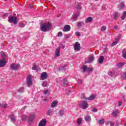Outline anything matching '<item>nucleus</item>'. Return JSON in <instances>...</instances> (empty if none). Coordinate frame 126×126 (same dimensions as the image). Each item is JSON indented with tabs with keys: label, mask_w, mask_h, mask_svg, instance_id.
<instances>
[{
	"label": "nucleus",
	"mask_w": 126,
	"mask_h": 126,
	"mask_svg": "<svg viewBox=\"0 0 126 126\" xmlns=\"http://www.w3.org/2000/svg\"><path fill=\"white\" fill-rule=\"evenodd\" d=\"M90 71H91L92 70V69L90 68Z\"/></svg>",
	"instance_id": "nucleus-62"
},
{
	"label": "nucleus",
	"mask_w": 126,
	"mask_h": 126,
	"mask_svg": "<svg viewBox=\"0 0 126 126\" xmlns=\"http://www.w3.org/2000/svg\"><path fill=\"white\" fill-rule=\"evenodd\" d=\"M0 107H1V104H0Z\"/></svg>",
	"instance_id": "nucleus-63"
},
{
	"label": "nucleus",
	"mask_w": 126,
	"mask_h": 126,
	"mask_svg": "<svg viewBox=\"0 0 126 126\" xmlns=\"http://www.w3.org/2000/svg\"><path fill=\"white\" fill-rule=\"evenodd\" d=\"M95 59V58L94 57V56L93 55H91L89 57V59L88 61H87V63H92L93 61Z\"/></svg>",
	"instance_id": "nucleus-10"
},
{
	"label": "nucleus",
	"mask_w": 126,
	"mask_h": 126,
	"mask_svg": "<svg viewBox=\"0 0 126 126\" xmlns=\"http://www.w3.org/2000/svg\"><path fill=\"white\" fill-rule=\"evenodd\" d=\"M19 67H20V64H19L12 63L10 66V68L13 70H18Z\"/></svg>",
	"instance_id": "nucleus-3"
},
{
	"label": "nucleus",
	"mask_w": 126,
	"mask_h": 126,
	"mask_svg": "<svg viewBox=\"0 0 126 126\" xmlns=\"http://www.w3.org/2000/svg\"><path fill=\"white\" fill-rule=\"evenodd\" d=\"M105 123V120L104 119H102L101 120H99L98 121L99 125H103Z\"/></svg>",
	"instance_id": "nucleus-31"
},
{
	"label": "nucleus",
	"mask_w": 126,
	"mask_h": 126,
	"mask_svg": "<svg viewBox=\"0 0 126 126\" xmlns=\"http://www.w3.org/2000/svg\"><path fill=\"white\" fill-rule=\"evenodd\" d=\"M27 120V116L26 115H23L22 117V121H23V122H26Z\"/></svg>",
	"instance_id": "nucleus-30"
},
{
	"label": "nucleus",
	"mask_w": 126,
	"mask_h": 126,
	"mask_svg": "<svg viewBox=\"0 0 126 126\" xmlns=\"http://www.w3.org/2000/svg\"><path fill=\"white\" fill-rule=\"evenodd\" d=\"M81 99H84L85 100H87V98L85 97V94H82L81 95Z\"/></svg>",
	"instance_id": "nucleus-34"
},
{
	"label": "nucleus",
	"mask_w": 126,
	"mask_h": 126,
	"mask_svg": "<svg viewBox=\"0 0 126 126\" xmlns=\"http://www.w3.org/2000/svg\"><path fill=\"white\" fill-rule=\"evenodd\" d=\"M122 105H123V102H119V106H122Z\"/></svg>",
	"instance_id": "nucleus-56"
},
{
	"label": "nucleus",
	"mask_w": 126,
	"mask_h": 126,
	"mask_svg": "<svg viewBox=\"0 0 126 126\" xmlns=\"http://www.w3.org/2000/svg\"><path fill=\"white\" fill-rule=\"evenodd\" d=\"M106 29H107V28L106 27V26H103L101 27V31H105L106 30Z\"/></svg>",
	"instance_id": "nucleus-36"
},
{
	"label": "nucleus",
	"mask_w": 126,
	"mask_h": 126,
	"mask_svg": "<svg viewBox=\"0 0 126 126\" xmlns=\"http://www.w3.org/2000/svg\"><path fill=\"white\" fill-rule=\"evenodd\" d=\"M1 107H2L3 108H6L7 107V104L3 103L1 105Z\"/></svg>",
	"instance_id": "nucleus-39"
},
{
	"label": "nucleus",
	"mask_w": 126,
	"mask_h": 126,
	"mask_svg": "<svg viewBox=\"0 0 126 126\" xmlns=\"http://www.w3.org/2000/svg\"><path fill=\"white\" fill-rule=\"evenodd\" d=\"M19 25L20 27H25V24H23V23H20Z\"/></svg>",
	"instance_id": "nucleus-42"
},
{
	"label": "nucleus",
	"mask_w": 126,
	"mask_h": 126,
	"mask_svg": "<svg viewBox=\"0 0 126 126\" xmlns=\"http://www.w3.org/2000/svg\"><path fill=\"white\" fill-rule=\"evenodd\" d=\"M104 59H105V57L103 56H101L98 59V63H103V62H104Z\"/></svg>",
	"instance_id": "nucleus-18"
},
{
	"label": "nucleus",
	"mask_w": 126,
	"mask_h": 126,
	"mask_svg": "<svg viewBox=\"0 0 126 126\" xmlns=\"http://www.w3.org/2000/svg\"><path fill=\"white\" fill-rule=\"evenodd\" d=\"M48 77V73L47 72H43L41 75V78L42 79V80H44V79H46Z\"/></svg>",
	"instance_id": "nucleus-13"
},
{
	"label": "nucleus",
	"mask_w": 126,
	"mask_h": 126,
	"mask_svg": "<svg viewBox=\"0 0 126 126\" xmlns=\"http://www.w3.org/2000/svg\"><path fill=\"white\" fill-rule=\"evenodd\" d=\"M82 121H83V118H80L77 120L76 123L78 126H80L82 124Z\"/></svg>",
	"instance_id": "nucleus-19"
},
{
	"label": "nucleus",
	"mask_w": 126,
	"mask_h": 126,
	"mask_svg": "<svg viewBox=\"0 0 126 126\" xmlns=\"http://www.w3.org/2000/svg\"><path fill=\"white\" fill-rule=\"evenodd\" d=\"M67 65H64V66L63 67V69H64V68H65V67H67Z\"/></svg>",
	"instance_id": "nucleus-58"
},
{
	"label": "nucleus",
	"mask_w": 126,
	"mask_h": 126,
	"mask_svg": "<svg viewBox=\"0 0 126 126\" xmlns=\"http://www.w3.org/2000/svg\"><path fill=\"white\" fill-rule=\"evenodd\" d=\"M124 7H125V3H124V2H122L121 4H120V8H124Z\"/></svg>",
	"instance_id": "nucleus-35"
},
{
	"label": "nucleus",
	"mask_w": 126,
	"mask_h": 126,
	"mask_svg": "<svg viewBox=\"0 0 126 126\" xmlns=\"http://www.w3.org/2000/svg\"><path fill=\"white\" fill-rule=\"evenodd\" d=\"M119 113H120V110H119V109L113 110L112 111V115L113 116V117H117Z\"/></svg>",
	"instance_id": "nucleus-15"
},
{
	"label": "nucleus",
	"mask_w": 126,
	"mask_h": 126,
	"mask_svg": "<svg viewBox=\"0 0 126 126\" xmlns=\"http://www.w3.org/2000/svg\"><path fill=\"white\" fill-rule=\"evenodd\" d=\"M82 68H83V71H84V72H85V71L87 70V66H83Z\"/></svg>",
	"instance_id": "nucleus-37"
},
{
	"label": "nucleus",
	"mask_w": 126,
	"mask_h": 126,
	"mask_svg": "<svg viewBox=\"0 0 126 126\" xmlns=\"http://www.w3.org/2000/svg\"><path fill=\"white\" fill-rule=\"evenodd\" d=\"M48 90H46L44 91V94H45V95H46V94H48Z\"/></svg>",
	"instance_id": "nucleus-50"
},
{
	"label": "nucleus",
	"mask_w": 126,
	"mask_h": 126,
	"mask_svg": "<svg viewBox=\"0 0 126 126\" xmlns=\"http://www.w3.org/2000/svg\"><path fill=\"white\" fill-rule=\"evenodd\" d=\"M126 16H125V15H123L122 17H121V19L122 20H125V18H126Z\"/></svg>",
	"instance_id": "nucleus-47"
},
{
	"label": "nucleus",
	"mask_w": 126,
	"mask_h": 126,
	"mask_svg": "<svg viewBox=\"0 0 126 126\" xmlns=\"http://www.w3.org/2000/svg\"><path fill=\"white\" fill-rule=\"evenodd\" d=\"M61 56V47H59L57 48L56 51L55 52L56 57H60Z\"/></svg>",
	"instance_id": "nucleus-12"
},
{
	"label": "nucleus",
	"mask_w": 126,
	"mask_h": 126,
	"mask_svg": "<svg viewBox=\"0 0 126 126\" xmlns=\"http://www.w3.org/2000/svg\"><path fill=\"white\" fill-rule=\"evenodd\" d=\"M74 50L76 52H79L81 50L80 43L78 42H76L74 45Z\"/></svg>",
	"instance_id": "nucleus-5"
},
{
	"label": "nucleus",
	"mask_w": 126,
	"mask_h": 126,
	"mask_svg": "<svg viewBox=\"0 0 126 126\" xmlns=\"http://www.w3.org/2000/svg\"><path fill=\"white\" fill-rule=\"evenodd\" d=\"M34 118H35V115H34L33 114H31L30 116V118L29 119L30 122H32L34 120Z\"/></svg>",
	"instance_id": "nucleus-25"
},
{
	"label": "nucleus",
	"mask_w": 126,
	"mask_h": 126,
	"mask_svg": "<svg viewBox=\"0 0 126 126\" xmlns=\"http://www.w3.org/2000/svg\"><path fill=\"white\" fill-rule=\"evenodd\" d=\"M79 106L82 108V109H87L88 108V103L86 101H83L79 103Z\"/></svg>",
	"instance_id": "nucleus-2"
},
{
	"label": "nucleus",
	"mask_w": 126,
	"mask_h": 126,
	"mask_svg": "<svg viewBox=\"0 0 126 126\" xmlns=\"http://www.w3.org/2000/svg\"><path fill=\"white\" fill-rule=\"evenodd\" d=\"M23 88H21L18 90V92H23Z\"/></svg>",
	"instance_id": "nucleus-43"
},
{
	"label": "nucleus",
	"mask_w": 126,
	"mask_h": 126,
	"mask_svg": "<svg viewBox=\"0 0 126 126\" xmlns=\"http://www.w3.org/2000/svg\"><path fill=\"white\" fill-rule=\"evenodd\" d=\"M109 74L110 76H113V72L112 71L110 72Z\"/></svg>",
	"instance_id": "nucleus-55"
},
{
	"label": "nucleus",
	"mask_w": 126,
	"mask_h": 126,
	"mask_svg": "<svg viewBox=\"0 0 126 126\" xmlns=\"http://www.w3.org/2000/svg\"><path fill=\"white\" fill-rule=\"evenodd\" d=\"M11 120L12 122H15L16 121V116L14 114H12L11 116Z\"/></svg>",
	"instance_id": "nucleus-24"
},
{
	"label": "nucleus",
	"mask_w": 126,
	"mask_h": 126,
	"mask_svg": "<svg viewBox=\"0 0 126 126\" xmlns=\"http://www.w3.org/2000/svg\"><path fill=\"white\" fill-rule=\"evenodd\" d=\"M59 114H60V116H63V111L60 110L59 112Z\"/></svg>",
	"instance_id": "nucleus-45"
},
{
	"label": "nucleus",
	"mask_w": 126,
	"mask_h": 126,
	"mask_svg": "<svg viewBox=\"0 0 126 126\" xmlns=\"http://www.w3.org/2000/svg\"><path fill=\"white\" fill-rule=\"evenodd\" d=\"M46 125H47V120L44 119L40 121L38 124V126H46Z\"/></svg>",
	"instance_id": "nucleus-9"
},
{
	"label": "nucleus",
	"mask_w": 126,
	"mask_h": 126,
	"mask_svg": "<svg viewBox=\"0 0 126 126\" xmlns=\"http://www.w3.org/2000/svg\"><path fill=\"white\" fill-rule=\"evenodd\" d=\"M57 104H58V101L57 100L53 101L51 105V108H55V107L57 106Z\"/></svg>",
	"instance_id": "nucleus-22"
},
{
	"label": "nucleus",
	"mask_w": 126,
	"mask_h": 126,
	"mask_svg": "<svg viewBox=\"0 0 126 126\" xmlns=\"http://www.w3.org/2000/svg\"><path fill=\"white\" fill-rule=\"evenodd\" d=\"M110 126H115V124H114V123L113 122H111L110 124Z\"/></svg>",
	"instance_id": "nucleus-53"
},
{
	"label": "nucleus",
	"mask_w": 126,
	"mask_h": 126,
	"mask_svg": "<svg viewBox=\"0 0 126 126\" xmlns=\"http://www.w3.org/2000/svg\"><path fill=\"white\" fill-rule=\"evenodd\" d=\"M44 101H48V98H45L44 99Z\"/></svg>",
	"instance_id": "nucleus-60"
},
{
	"label": "nucleus",
	"mask_w": 126,
	"mask_h": 126,
	"mask_svg": "<svg viewBox=\"0 0 126 126\" xmlns=\"http://www.w3.org/2000/svg\"><path fill=\"white\" fill-rule=\"evenodd\" d=\"M75 35H76V36H77L78 37H80V36H81V34H80V33H79V32H76Z\"/></svg>",
	"instance_id": "nucleus-38"
},
{
	"label": "nucleus",
	"mask_w": 126,
	"mask_h": 126,
	"mask_svg": "<svg viewBox=\"0 0 126 126\" xmlns=\"http://www.w3.org/2000/svg\"><path fill=\"white\" fill-rule=\"evenodd\" d=\"M74 17L77 18V17H78V16H79V14H78V13L75 14L74 15Z\"/></svg>",
	"instance_id": "nucleus-48"
},
{
	"label": "nucleus",
	"mask_w": 126,
	"mask_h": 126,
	"mask_svg": "<svg viewBox=\"0 0 126 126\" xmlns=\"http://www.w3.org/2000/svg\"><path fill=\"white\" fill-rule=\"evenodd\" d=\"M120 16V13L118 12H115L114 14V18L115 19V20H117L118 19V18Z\"/></svg>",
	"instance_id": "nucleus-21"
},
{
	"label": "nucleus",
	"mask_w": 126,
	"mask_h": 126,
	"mask_svg": "<svg viewBox=\"0 0 126 126\" xmlns=\"http://www.w3.org/2000/svg\"><path fill=\"white\" fill-rule=\"evenodd\" d=\"M76 18H76V17H74V15L73 16V19L74 21H76Z\"/></svg>",
	"instance_id": "nucleus-54"
},
{
	"label": "nucleus",
	"mask_w": 126,
	"mask_h": 126,
	"mask_svg": "<svg viewBox=\"0 0 126 126\" xmlns=\"http://www.w3.org/2000/svg\"><path fill=\"white\" fill-rule=\"evenodd\" d=\"M32 70H35V71H39L40 68L39 66H38V65H36V64H34L32 67Z\"/></svg>",
	"instance_id": "nucleus-14"
},
{
	"label": "nucleus",
	"mask_w": 126,
	"mask_h": 126,
	"mask_svg": "<svg viewBox=\"0 0 126 126\" xmlns=\"http://www.w3.org/2000/svg\"><path fill=\"white\" fill-rule=\"evenodd\" d=\"M6 61L5 60V58H2L0 60V67H3L6 65Z\"/></svg>",
	"instance_id": "nucleus-7"
},
{
	"label": "nucleus",
	"mask_w": 126,
	"mask_h": 126,
	"mask_svg": "<svg viewBox=\"0 0 126 126\" xmlns=\"http://www.w3.org/2000/svg\"><path fill=\"white\" fill-rule=\"evenodd\" d=\"M120 39H121V35H119L117 36V38H115V41L112 43V46H115L119 43V41H120Z\"/></svg>",
	"instance_id": "nucleus-11"
},
{
	"label": "nucleus",
	"mask_w": 126,
	"mask_h": 126,
	"mask_svg": "<svg viewBox=\"0 0 126 126\" xmlns=\"http://www.w3.org/2000/svg\"><path fill=\"white\" fill-rule=\"evenodd\" d=\"M8 22L10 23H14V24H17V19L15 17H8Z\"/></svg>",
	"instance_id": "nucleus-4"
},
{
	"label": "nucleus",
	"mask_w": 126,
	"mask_h": 126,
	"mask_svg": "<svg viewBox=\"0 0 126 126\" xmlns=\"http://www.w3.org/2000/svg\"><path fill=\"white\" fill-rule=\"evenodd\" d=\"M27 84L28 86H31L32 85V78L31 75H29L27 77Z\"/></svg>",
	"instance_id": "nucleus-6"
},
{
	"label": "nucleus",
	"mask_w": 126,
	"mask_h": 126,
	"mask_svg": "<svg viewBox=\"0 0 126 126\" xmlns=\"http://www.w3.org/2000/svg\"><path fill=\"white\" fill-rule=\"evenodd\" d=\"M122 57L126 60V50H122Z\"/></svg>",
	"instance_id": "nucleus-26"
},
{
	"label": "nucleus",
	"mask_w": 126,
	"mask_h": 126,
	"mask_svg": "<svg viewBox=\"0 0 126 126\" xmlns=\"http://www.w3.org/2000/svg\"><path fill=\"white\" fill-rule=\"evenodd\" d=\"M30 8H33V6L31 5Z\"/></svg>",
	"instance_id": "nucleus-61"
},
{
	"label": "nucleus",
	"mask_w": 126,
	"mask_h": 126,
	"mask_svg": "<svg viewBox=\"0 0 126 126\" xmlns=\"http://www.w3.org/2000/svg\"><path fill=\"white\" fill-rule=\"evenodd\" d=\"M85 120L86 122H91V117L90 116L88 115L86 117H85Z\"/></svg>",
	"instance_id": "nucleus-23"
},
{
	"label": "nucleus",
	"mask_w": 126,
	"mask_h": 126,
	"mask_svg": "<svg viewBox=\"0 0 126 126\" xmlns=\"http://www.w3.org/2000/svg\"><path fill=\"white\" fill-rule=\"evenodd\" d=\"M123 15L126 17V11L123 12Z\"/></svg>",
	"instance_id": "nucleus-57"
},
{
	"label": "nucleus",
	"mask_w": 126,
	"mask_h": 126,
	"mask_svg": "<svg viewBox=\"0 0 126 126\" xmlns=\"http://www.w3.org/2000/svg\"><path fill=\"white\" fill-rule=\"evenodd\" d=\"M63 32H68V31H70V26L68 25H65L63 29Z\"/></svg>",
	"instance_id": "nucleus-8"
},
{
	"label": "nucleus",
	"mask_w": 126,
	"mask_h": 126,
	"mask_svg": "<svg viewBox=\"0 0 126 126\" xmlns=\"http://www.w3.org/2000/svg\"><path fill=\"white\" fill-rule=\"evenodd\" d=\"M95 97L96 95L95 94H92L89 97L87 98V100L92 101V100H94L95 99Z\"/></svg>",
	"instance_id": "nucleus-17"
},
{
	"label": "nucleus",
	"mask_w": 126,
	"mask_h": 126,
	"mask_svg": "<svg viewBox=\"0 0 126 126\" xmlns=\"http://www.w3.org/2000/svg\"><path fill=\"white\" fill-rule=\"evenodd\" d=\"M42 86L43 87H46V86H47V82L46 81H44L43 83H42Z\"/></svg>",
	"instance_id": "nucleus-40"
},
{
	"label": "nucleus",
	"mask_w": 126,
	"mask_h": 126,
	"mask_svg": "<svg viewBox=\"0 0 126 126\" xmlns=\"http://www.w3.org/2000/svg\"><path fill=\"white\" fill-rule=\"evenodd\" d=\"M82 25H84V23L82 22H80L77 24V26L78 27H80L81 26H82Z\"/></svg>",
	"instance_id": "nucleus-32"
},
{
	"label": "nucleus",
	"mask_w": 126,
	"mask_h": 126,
	"mask_svg": "<svg viewBox=\"0 0 126 126\" xmlns=\"http://www.w3.org/2000/svg\"><path fill=\"white\" fill-rule=\"evenodd\" d=\"M92 21H93V18H92V17H90L87 18L86 19L85 23H89L90 22H92Z\"/></svg>",
	"instance_id": "nucleus-20"
},
{
	"label": "nucleus",
	"mask_w": 126,
	"mask_h": 126,
	"mask_svg": "<svg viewBox=\"0 0 126 126\" xmlns=\"http://www.w3.org/2000/svg\"><path fill=\"white\" fill-rule=\"evenodd\" d=\"M53 110H54V109H49L47 111V116H50V115H51V114H52V113H53Z\"/></svg>",
	"instance_id": "nucleus-27"
},
{
	"label": "nucleus",
	"mask_w": 126,
	"mask_h": 126,
	"mask_svg": "<svg viewBox=\"0 0 126 126\" xmlns=\"http://www.w3.org/2000/svg\"><path fill=\"white\" fill-rule=\"evenodd\" d=\"M123 77L124 79H126V72H125L123 75Z\"/></svg>",
	"instance_id": "nucleus-52"
},
{
	"label": "nucleus",
	"mask_w": 126,
	"mask_h": 126,
	"mask_svg": "<svg viewBox=\"0 0 126 126\" xmlns=\"http://www.w3.org/2000/svg\"><path fill=\"white\" fill-rule=\"evenodd\" d=\"M63 82L64 85H67V81L66 80V79H63Z\"/></svg>",
	"instance_id": "nucleus-33"
},
{
	"label": "nucleus",
	"mask_w": 126,
	"mask_h": 126,
	"mask_svg": "<svg viewBox=\"0 0 126 126\" xmlns=\"http://www.w3.org/2000/svg\"><path fill=\"white\" fill-rule=\"evenodd\" d=\"M125 64H126V63H118L117 64V66L118 67L120 68V67H122V66H123V65H125Z\"/></svg>",
	"instance_id": "nucleus-28"
},
{
	"label": "nucleus",
	"mask_w": 126,
	"mask_h": 126,
	"mask_svg": "<svg viewBox=\"0 0 126 126\" xmlns=\"http://www.w3.org/2000/svg\"><path fill=\"white\" fill-rule=\"evenodd\" d=\"M75 8L77 10H79L81 8V3H76L75 6Z\"/></svg>",
	"instance_id": "nucleus-16"
},
{
	"label": "nucleus",
	"mask_w": 126,
	"mask_h": 126,
	"mask_svg": "<svg viewBox=\"0 0 126 126\" xmlns=\"http://www.w3.org/2000/svg\"><path fill=\"white\" fill-rule=\"evenodd\" d=\"M70 34H66L65 35V38H66V39H68V38L70 37Z\"/></svg>",
	"instance_id": "nucleus-41"
},
{
	"label": "nucleus",
	"mask_w": 126,
	"mask_h": 126,
	"mask_svg": "<svg viewBox=\"0 0 126 126\" xmlns=\"http://www.w3.org/2000/svg\"><path fill=\"white\" fill-rule=\"evenodd\" d=\"M111 122L112 121H108L106 122V124H107V125H110Z\"/></svg>",
	"instance_id": "nucleus-51"
},
{
	"label": "nucleus",
	"mask_w": 126,
	"mask_h": 126,
	"mask_svg": "<svg viewBox=\"0 0 126 126\" xmlns=\"http://www.w3.org/2000/svg\"><path fill=\"white\" fill-rule=\"evenodd\" d=\"M82 83V81L81 80H79L78 81V84H81Z\"/></svg>",
	"instance_id": "nucleus-49"
},
{
	"label": "nucleus",
	"mask_w": 126,
	"mask_h": 126,
	"mask_svg": "<svg viewBox=\"0 0 126 126\" xmlns=\"http://www.w3.org/2000/svg\"><path fill=\"white\" fill-rule=\"evenodd\" d=\"M118 26H115L114 27V29H118Z\"/></svg>",
	"instance_id": "nucleus-59"
},
{
	"label": "nucleus",
	"mask_w": 126,
	"mask_h": 126,
	"mask_svg": "<svg viewBox=\"0 0 126 126\" xmlns=\"http://www.w3.org/2000/svg\"><path fill=\"white\" fill-rule=\"evenodd\" d=\"M0 55L2 57V59H5V57H6V55H5V53L3 51L0 52Z\"/></svg>",
	"instance_id": "nucleus-29"
},
{
	"label": "nucleus",
	"mask_w": 126,
	"mask_h": 126,
	"mask_svg": "<svg viewBox=\"0 0 126 126\" xmlns=\"http://www.w3.org/2000/svg\"><path fill=\"white\" fill-rule=\"evenodd\" d=\"M92 112H93L94 113H96V112H97V109H95V108H94L92 109Z\"/></svg>",
	"instance_id": "nucleus-46"
},
{
	"label": "nucleus",
	"mask_w": 126,
	"mask_h": 126,
	"mask_svg": "<svg viewBox=\"0 0 126 126\" xmlns=\"http://www.w3.org/2000/svg\"><path fill=\"white\" fill-rule=\"evenodd\" d=\"M62 48H63V49L64 48V47L63 46Z\"/></svg>",
	"instance_id": "nucleus-64"
},
{
	"label": "nucleus",
	"mask_w": 126,
	"mask_h": 126,
	"mask_svg": "<svg viewBox=\"0 0 126 126\" xmlns=\"http://www.w3.org/2000/svg\"><path fill=\"white\" fill-rule=\"evenodd\" d=\"M63 36V32H61L58 33V37H62Z\"/></svg>",
	"instance_id": "nucleus-44"
},
{
	"label": "nucleus",
	"mask_w": 126,
	"mask_h": 126,
	"mask_svg": "<svg viewBox=\"0 0 126 126\" xmlns=\"http://www.w3.org/2000/svg\"><path fill=\"white\" fill-rule=\"evenodd\" d=\"M52 29V24L50 23H43L40 25V30L42 32H47Z\"/></svg>",
	"instance_id": "nucleus-1"
}]
</instances>
